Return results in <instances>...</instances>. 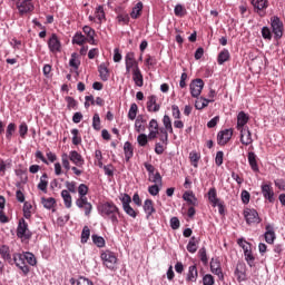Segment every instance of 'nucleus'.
I'll list each match as a JSON object with an SVG mask.
<instances>
[{"mask_svg": "<svg viewBox=\"0 0 285 285\" xmlns=\"http://www.w3.org/2000/svg\"><path fill=\"white\" fill-rule=\"evenodd\" d=\"M98 212L105 219L111 220V224L114 226H117L119 224V218L117 217L120 215L119 207L115 205L112 202H106L98 207Z\"/></svg>", "mask_w": 285, "mask_h": 285, "instance_id": "nucleus-1", "label": "nucleus"}, {"mask_svg": "<svg viewBox=\"0 0 285 285\" xmlns=\"http://www.w3.org/2000/svg\"><path fill=\"white\" fill-rule=\"evenodd\" d=\"M61 161L65 169L70 170V163L75 164L78 168H83V165L86 164V160L83 159V156L79 154L77 150H71L68 154L61 155Z\"/></svg>", "mask_w": 285, "mask_h": 285, "instance_id": "nucleus-2", "label": "nucleus"}, {"mask_svg": "<svg viewBox=\"0 0 285 285\" xmlns=\"http://www.w3.org/2000/svg\"><path fill=\"white\" fill-rule=\"evenodd\" d=\"M17 237L22 242H28L32 239V232H30V229L28 228V223L23 218L19 220L17 227Z\"/></svg>", "mask_w": 285, "mask_h": 285, "instance_id": "nucleus-3", "label": "nucleus"}, {"mask_svg": "<svg viewBox=\"0 0 285 285\" xmlns=\"http://www.w3.org/2000/svg\"><path fill=\"white\" fill-rule=\"evenodd\" d=\"M104 266L109 271H117V255L110 250H106L100 255Z\"/></svg>", "mask_w": 285, "mask_h": 285, "instance_id": "nucleus-4", "label": "nucleus"}, {"mask_svg": "<svg viewBox=\"0 0 285 285\" xmlns=\"http://www.w3.org/2000/svg\"><path fill=\"white\" fill-rule=\"evenodd\" d=\"M271 26H272L273 35L276 41H278V39L284 37V22H282L279 17L274 16L271 18Z\"/></svg>", "mask_w": 285, "mask_h": 285, "instance_id": "nucleus-5", "label": "nucleus"}, {"mask_svg": "<svg viewBox=\"0 0 285 285\" xmlns=\"http://www.w3.org/2000/svg\"><path fill=\"white\" fill-rule=\"evenodd\" d=\"M16 8L19 11L20 17H24V14H30L35 10V4L32 0H17Z\"/></svg>", "mask_w": 285, "mask_h": 285, "instance_id": "nucleus-6", "label": "nucleus"}, {"mask_svg": "<svg viewBox=\"0 0 285 285\" xmlns=\"http://www.w3.org/2000/svg\"><path fill=\"white\" fill-rule=\"evenodd\" d=\"M125 66L127 72H135L136 70H139V62L137 61V58L135 57V52L129 51L125 56Z\"/></svg>", "mask_w": 285, "mask_h": 285, "instance_id": "nucleus-7", "label": "nucleus"}, {"mask_svg": "<svg viewBox=\"0 0 285 285\" xmlns=\"http://www.w3.org/2000/svg\"><path fill=\"white\" fill-rule=\"evenodd\" d=\"M243 215L248 226L252 224H259L262 222V218H259V213H257L255 209L246 208Z\"/></svg>", "mask_w": 285, "mask_h": 285, "instance_id": "nucleus-8", "label": "nucleus"}, {"mask_svg": "<svg viewBox=\"0 0 285 285\" xmlns=\"http://www.w3.org/2000/svg\"><path fill=\"white\" fill-rule=\"evenodd\" d=\"M189 90L191 97H199V95H202V90H204V80H202L200 78L193 80L189 85Z\"/></svg>", "mask_w": 285, "mask_h": 285, "instance_id": "nucleus-9", "label": "nucleus"}, {"mask_svg": "<svg viewBox=\"0 0 285 285\" xmlns=\"http://www.w3.org/2000/svg\"><path fill=\"white\" fill-rule=\"evenodd\" d=\"M48 48L53 55H57V52H61V40H59L57 33H52L49 38Z\"/></svg>", "mask_w": 285, "mask_h": 285, "instance_id": "nucleus-10", "label": "nucleus"}, {"mask_svg": "<svg viewBox=\"0 0 285 285\" xmlns=\"http://www.w3.org/2000/svg\"><path fill=\"white\" fill-rule=\"evenodd\" d=\"M76 206L83 210L86 217H90L92 213V203L88 202V198H77Z\"/></svg>", "mask_w": 285, "mask_h": 285, "instance_id": "nucleus-11", "label": "nucleus"}, {"mask_svg": "<svg viewBox=\"0 0 285 285\" xmlns=\"http://www.w3.org/2000/svg\"><path fill=\"white\" fill-rule=\"evenodd\" d=\"M229 139H233V129L222 130L217 135L218 146H226Z\"/></svg>", "mask_w": 285, "mask_h": 285, "instance_id": "nucleus-12", "label": "nucleus"}, {"mask_svg": "<svg viewBox=\"0 0 285 285\" xmlns=\"http://www.w3.org/2000/svg\"><path fill=\"white\" fill-rule=\"evenodd\" d=\"M261 188L265 199H267L269 204H273V202H275V191L273 190V186L263 184Z\"/></svg>", "mask_w": 285, "mask_h": 285, "instance_id": "nucleus-13", "label": "nucleus"}, {"mask_svg": "<svg viewBox=\"0 0 285 285\" xmlns=\"http://www.w3.org/2000/svg\"><path fill=\"white\" fill-rule=\"evenodd\" d=\"M210 271L214 275H217L218 279L224 281V272L222 271V263L213 258L210 262Z\"/></svg>", "mask_w": 285, "mask_h": 285, "instance_id": "nucleus-14", "label": "nucleus"}, {"mask_svg": "<svg viewBox=\"0 0 285 285\" xmlns=\"http://www.w3.org/2000/svg\"><path fill=\"white\" fill-rule=\"evenodd\" d=\"M183 199L187 203L188 206H199V200L193 190L185 191L183 194Z\"/></svg>", "mask_w": 285, "mask_h": 285, "instance_id": "nucleus-15", "label": "nucleus"}, {"mask_svg": "<svg viewBox=\"0 0 285 285\" xmlns=\"http://www.w3.org/2000/svg\"><path fill=\"white\" fill-rule=\"evenodd\" d=\"M142 208L147 215V219H150L151 215H155V213H157V209L155 208V202H153V199H146L144 202Z\"/></svg>", "mask_w": 285, "mask_h": 285, "instance_id": "nucleus-16", "label": "nucleus"}, {"mask_svg": "<svg viewBox=\"0 0 285 285\" xmlns=\"http://www.w3.org/2000/svg\"><path fill=\"white\" fill-rule=\"evenodd\" d=\"M235 276L237 277V282H246V264L238 263L235 269Z\"/></svg>", "mask_w": 285, "mask_h": 285, "instance_id": "nucleus-17", "label": "nucleus"}, {"mask_svg": "<svg viewBox=\"0 0 285 285\" xmlns=\"http://www.w3.org/2000/svg\"><path fill=\"white\" fill-rule=\"evenodd\" d=\"M240 144H243V146H250V144H253L250 129H240Z\"/></svg>", "mask_w": 285, "mask_h": 285, "instance_id": "nucleus-18", "label": "nucleus"}, {"mask_svg": "<svg viewBox=\"0 0 285 285\" xmlns=\"http://www.w3.org/2000/svg\"><path fill=\"white\" fill-rule=\"evenodd\" d=\"M160 106L157 104V96H149L147 101L148 112H159Z\"/></svg>", "mask_w": 285, "mask_h": 285, "instance_id": "nucleus-19", "label": "nucleus"}, {"mask_svg": "<svg viewBox=\"0 0 285 285\" xmlns=\"http://www.w3.org/2000/svg\"><path fill=\"white\" fill-rule=\"evenodd\" d=\"M199 242H202L199 237L193 236L187 244L188 253H191V254L197 253V248H199Z\"/></svg>", "mask_w": 285, "mask_h": 285, "instance_id": "nucleus-20", "label": "nucleus"}, {"mask_svg": "<svg viewBox=\"0 0 285 285\" xmlns=\"http://www.w3.org/2000/svg\"><path fill=\"white\" fill-rule=\"evenodd\" d=\"M248 124V115L246 112L240 111L237 116V130L242 131V129H246V126Z\"/></svg>", "mask_w": 285, "mask_h": 285, "instance_id": "nucleus-21", "label": "nucleus"}, {"mask_svg": "<svg viewBox=\"0 0 285 285\" xmlns=\"http://www.w3.org/2000/svg\"><path fill=\"white\" fill-rule=\"evenodd\" d=\"M248 164L254 173H259V165H257V155L249 151L247 155Z\"/></svg>", "mask_w": 285, "mask_h": 285, "instance_id": "nucleus-22", "label": "nucleus"}, {"mask_svg": "<svg viewBox=\"0 0 285 285\" xmlns=\"http://www.w3.org/2000/svg\"><path fill=\"white\" fill-rule=\"evenodd\" d=\"M226 61H230V51L228 49H223L217 57L218 66H224Z\"/></svg>", "mask_w": 285, "mask_h": 285, "instance_id": "nucleus-23", "label": "nucleus"}, {"mask_svg": "<svg viewBox=\"0 0 285 285\" xmlns=\"http://www.w3.org/2000/svg\"><path fill=\"white\" fill-rule=\"evenodd\" d=\"M208 199L213 208H217V204H219L220 202H219V198H217V189L215 187H212L208 190Z\"/></svg>", "mask_w": 285, "mask_h": 285, "instance_id": "nucleus-24", "label": "nucleus"}, {"mask_svg": "<svg viewBox=\"0 0 285 285\" xmlns=\"http://www.w3.org/2000/svg\"><path fill=\"white\" fill-rule=\"evenodd\" d=\"M98 72L101 81H108V79H110V71L108 70V66H106V63L99 65Z\"/></svg>", "mask_w": 285, "mask_h": 285, "instance_id": "nucleus-25", "label": "nucleus"}, {"mask_svg": "<svg viewBox=\"0 0 285 285\" xmlns=\"http://www.w3.org/2000/svg\"><path fill=\"white\" fill-rule=\"evenodd\" d=\"M197 277H199V273L197 272V265L189 266L186 282H197Z\"/></svg>", "mask_w": 285, "mask_h": 285, "instance_id": "nucleus-26", "label": "nucleus"}, {"mask_svg": "<svg viewBox=\"0 0 285 285\" xmlns=\"http://www.w3.org/2000/svg\"><path fill=\"white\" fill-rule=\"evenodd\" d=\"M265 242L267 244H273L275 242V230L273 229V227L271 225H266L265 227Z\"/></svg>", "mask_w": 285, "mask_h": 285, "instance_id": "nucleus-27", "label": "nucleus"}, {"mask_svg": "<svg viewBox=\"0 0 285 285\" xmlns=\"http://www.w3.org/2000/svg\"><path fill=\"white\" fill-rule=\"evenodd\" d=\"M124 153L126 161H130V159H132V156L135 155V149L132 148V144H130V141L125 142Z\"/></svg>", "mask_w": 285, "mask_h": 285, "instance_id": "nucleus-28", "label": "nucleus"}, {"mask_svg": "<svg viewBox=\"0 0 285 285\" xmlns=\"http://www.w3.org/2000/svg\"><path fill=\"white\" fill-rule=\"evenodd\" d=\"M141 12H144V3L138 2L132 9L131 12L129 13L131 19H139L141 17Z\"/></svg>", "mask_w": 285, "mask_h": 285, "instance_id": "nucleus-29", "label": "nucleus"}, {"mask_svg": "<svg viewBox=\"0 0 285 285\" xmlns=\"http://www.w3.org/2000/svg\"><path fill=\"white\" fill-rule=\"evenodd\" d=\"M82 31L88 37L87 42L90 43L91 46H95V29L90 28L89 26H85L82 28Z\"/></svg>", "mask_w": 285, "mask_h": 285, "instance_id": "nucleus-30", "label": "nucleus"}, {"mask_svg": "<svg viewBox=\"0 0 285 285\" xmlns=\"http://www.w3.org/2000/svg\"><path fill=\"white\" fill-rule=\"evenodd\" d=\"M61 197L63 199V204L66 208H72V195L67 189L61 191Z\"/></svg>", "mask_w": 285, "mask_h": 285, "instance_id": "nucleus-31", "label": "nucleus"}, {"mask_svg": "<svg viewBox=\"0 0 285 285\" xmlns=\"http://www.w3.org/2000/svg\"><path fill=\"white\" fill-rule=\"evenodd\" d=\"M132 79L138 88H141L144 86V75H141V69L132 71Z\"/></svg>", "mask_w": 285, "mask_h": 285, "instance_id": "nucleus-32", "label": "nucleus"}, {"mask_svg": "<svg viewBox=\"0 0 285 285\" xmlns=\"http://www.w3.org/2000/svg\"><path fill=\"white\" fill-rule=\"evenodd\" d=\"M237 244L240 248H243L244 250V255L246 253H250L253 250V244L248 243L246 239L244 238H238L237 239Z\"/></svg>", "mask_w": 285, "mask_h": 285, "instance_id": "nucleus-33", "label": "nucleus"}, {"mask_svg": "<svg viewBox=\"0 0 285 285\" xmlns=\"http://www.w3.org/2000/svg\"><path fill=\"white\" fill-rule=\"evenodd\" d=\"M38 190H41L42 193H48V174H42L40 177V181L38 184Z\"/></svg>", "mask_w": 285, "mask_h": 285, "instance_id": "nucleus-34", "label": "nucleus"}, {"mask_svg": "<svg viewBox=\"0 0 285 285\" xmlns=\"http://www.w3.org/2000/svg\"><path fill=\"white\" fill-rule=\"evenodd\" d=\"M0 255L2 259H6L7 262L12 261V255L10 254V247L8 245L0 246Z\"/></svg>", "mask_w": 285, "mask_h": 285, "instance_id": "nucleus-35", "label": "nucleus"}, {"mask_svg": "<svg viewBox=\"0 0 285 285\" xmlns=\"http://www.w3.org/2000/svg\"><path fill=\"white\" fill-rule=\"evenodd\" d=\"M41 204L43 208H47V210H51V208H55L57 200L53 197H49V198L42 197Z\"/></svg>", "mask_w": 285, "mask_h": 285, "instance_id": "nucleus-36", "label": "nucleus"}, {"mask_svg": "<svg viewBox=\"0 0 285 285\" xmlns=\"http://www.w3.org/2000/svg\"><path fill=\"white\" fill-rule=\"evenodd\" d=\"M69 66L73 68V70H79V66H81V60H79V55L73 52L69 60Z\"/></svg>", "mask_w": 285, "mask_h": 285, "instance_id": "nucleus-37", "label": "nucleus"}, {"mask_svg": "<svg viewBox=\"0 0 285 285\" xmlns=\"http://www.w3.org/2000/svg\"><path fill=\"white\" fill-rule=\"evenodd\" d=\"M95 17L98 19V23L106 21V11L104 10V6H98L95 10Z\"/></svg>", "mask_w": 285, "mask_h": 285, "instance_id": "nucleus-38", "label": "nucleus"}, {"mask_svg": "<svg viewBox=\"0 0 285 285\" xmlns=\"http://www.w3.org/2000/svg\"><path fill=\"white\" fill-rule=\"evenodd\" d=\"M252 4L256 10L262 12V10H266V8H268V0H252Z\"/></svg>", "mask_w": 285, "mask_h": 285, "instance_id": "nucleus-39", "label": "nucleus"}, {"mask_svg": "<svg viewBox=\"0 0 285 285\" xmlns=\"http://www.w3.org/2000/svg\"><path fill=\"white\" fill-rule=\"evenodd\" d=\"M14 132H17V124L10 122V124L7 126L6 139H7L8 141H12V135H14Z\"/></svg>", "mask_w": 285, "mask_h": 285, "instance_id": "nucleus-40", "label": "nucleus"}, {"mask_svg": "<svg viewBox=\"0 0 285 285\" xmlns=\"http://www.w3.org/2000/svg\"><path fill=\"white\" fill-rule=\"evenodd\" d=\"M139 112V107L137 106V104H131L129 111H128V119H130V121H135V119H137V114Z\"/></svg>", "mask_w": 285, "mask_h": 285, "instance_id": "nucleus-41", "label": "nucleus"}, {"mask_svg": "<svg viewBox=\"0 0 285 285\" xmlns=\"http://www.w3.org/2000/svg\"><path fill=\"white\" fill-rule=\"evenodd\" d=\"M86 41H88V38H86L81 32H77L72 38V43H76L77 46H83Z\"/></svg>", "mask_w": 285, "mask_h": 285, "instance_id": "nucleus-42", "label": "nucleus"}, {"mask_svg": "<svg viewBox=\"0 0 285 285\" xmlns=\"http://www.w3.org/2000/svg\"><path fill=\"white\" fill-rule=\"evenodd\" d=\"M174 14L181 19L188 14V11L186 10V7H184L183 4H177L174 9Z\"/></svg>", "mask_w": 285, "mask_h": 285, "instance_id": "nucleus-43", "label": "nucleus"}, {"mask_svg": "<svg viewBox=\"0 0 285 285\" xmlns=\"http://www.w3.org/2000/svg\"><path fill=\"white\" fill-rule=\"evenodd\" d=\"M144 124H146V119L144 118V116L139 115L135 121V128L137 132H141V130L146 129Z\"/></svg>", "mask_w": 285, "mask_h": 285, "instance_id": "nucleus-44", "label": "nucleus"}, {"mask_svg": "<svg viewBox=\"0 0 285 285\" xmlns=\"http://www.w3.org/2000/svg\"><path fill=\"white\" fill-rule=\"evenodd\" d=\"M189 159L191 161V166H194V168H197L199 159H202V154L197 151H190Z\"/></svg>", "mask_w": 285, "mask_h": 285, "instance_id": "nucleus-45", "label": "nucleus"}, {"mask_svg": "<svg viewBox=\"0 0 285 285\" xmlns=\"http://www.w3.org/2000/svg\"><path fill=\"white\" fill-rule=\"evenodd\" d=\"M88 185L86 184H80L78 187V199H88V197H86V195H88Z\"/></svg>", "mask_w": 285, "mask_h": 285, "instance_id": "nucleus-46", "label": "nucleus"}, {"mask_svg": "<svg viewBox=\"0 0 285 285\" xmlns=\"http://www.w3.org/2000/svg\"><path fill=\"white\" fill-rule=\"evenodd\" d=\"M117 21H118V23H122L124 26H128V23H130V16L126 12L118 13Z\"/></svg>", "mask_w": 285, "mask_h": 285, "instance_id": "nucleus-47", "label": "nucleus"}, {"mask_svg": "<svg viewBox=\"0 0 285 285\" xmlns=\"http://www.w3.org/2000/svg\"><path fill=\"white\" fill-rule=\"evenodd\" d=\"M13 262L16 264V266H23V264H26V256L24 254H19V253H16L13 254Z\"/></svg>", "mask_w": 285, "mask_h": 285, "instance_id": "nucleus-48", "label": "nucleus"}, {"mask_svg": "<svg viewBox=\"0 0 285 285\" xmlns=\"http://www.w3.org/2000/svg\"><path fill=\"white\" fill-rule=\"evenodd\" d=\"M91 239L98 248H104V246H106V239H104L101 236L92 235Z\"/></svg>", "mask_w": 285, "mask_h": 285, "instance_id": "nucleus-49", "label": "nucleus"}, {"mask_svg": "<svg viewBox=\"0 0 285 285\" xmlns=\"http://www.w3.org/2000/svg\"><path fill=\"white\" fill-rule=\"evenodd\" d=\"M163 124L165 126L166 132L173 134V122L170 121V117L165 115L163 118Z\"/></svg>", "mask_w": 285, "mask_h": 285, "instance_id": "nucleus-50", "label": "nucleus"}, {"mask_svg": "<svg viewBox=\"0 0 285 285\" xmlns=\"http://www.w3.org/2000/svg\"><path fill=\"white\" fill-rule=\"evenodd\" d=\"M244 256L248 266L253 268V266H255V256L253 255V249L250 252L245 253Z\"/></svg>", "mask_w": 285, "mask_h": 285, "instance_id": "nucleus-51", "label": "nucleus"}, {"mask_svg": "<svg viewBox=\"0 0 285 285\" xmlns=\"http://www.w3.org/2000/svg\"><path fill=\"white\" fill-rule=\"evenodd\" d=\"M92 128L94 130H101V118L99 114H95L92 117Z\"/></svg>", "mask_w": 285, "mask_h": 285, "instance_id": "nucleus-52", "label": "nucleus"}, {"mask_svg": "<svg viewBox=\"0 0 285 285\" xmlns=\"http://www.w3.org/2000/svg\"><path fill=\"white\" fill-rule=\"evenodd\" d=\"M24 261L30 265V266H37V258L33 256L32 253L27 252L24 254Z\"/></svg>", "mask_w": 285, "mask_h": 285, "instance_id": "nucleus-53", "label": "nucleus"}, {"mask_svg": "<svg viewBox=\"0 0 285 285\" xmlns=\"http://www.w3.org/2000/svg\"><path fill=\"white\" fill-rule=\"evenodd\" d=\"M90 239V228L85 226L81 233V244H86Z\"/></svg>", "mask_w": 285, "mask_h": 285, "instance_id": "nucleus-54", "label": "nucleus"}, {"mask_svg": "<svg viewBox=\"0 0 285 285\" xmlns=\"http://www.w3.org/2000/svg\"><path fill=\"white\" fill-rule=\"evenodd\" d=\"M72 137V144L73 146H79L81 144V136H79V129H72L71 130Z\"/></svg>", "mask_w": 285, "mask_h": 285, "instance_id": "nucleus-55", "label": "nucleus"}, {"mask_svg": "<svg viewBox=\"0 0 285 285\" xmlns=\"http://www.w3.org/2000/svg\"><path fill=\"white\" fill-rule=\"evenodd\" d=\"M65 101L67 102L68 110H75V108H77V100H75V98L67 96Z\"/></svg>", "mask_w": 285, "mask_h": 285, "instance_id": "nucleus-56", "label": "nucleus"}, {"mask_svg": "<svg viewBox=\"0 0 285 285\" xmlns=\"http://www.w3.org/2000/svg\"><path fill=\"white\" fill-rule=\"evenodd\" d=\"M122 210H125L126 215L132 217V219H137V210H135L130 205L122 207Z\"/></svg>", "mask_w": 285, "mask_h": 285, "instance_id": "nucleus-57", "label": "nucleus"}, {"mask_svg": "<svg viewBox=\"0 0 285 285\" xmlns=\"http://www.w3.org/2000/svg\"><path fill=\"white\" fill-rule=\"evenodd\" d=\"M199 259L203 264H208V255L206 254V247H202L198 252Z\"/></svg>", "mask_w": 285, "mask_h": 285, "instance_id": "nucleus-58", "label": "nucleus"}, {"mask_svg": "<svg viewBox=\"0 0 285 285\" xmlns=\"http://www.w3.org/2000/svg\"><path fill=\"white\" fill-rule=\"evenodd\" d=\"M148 136L146 134H140L137 137L138 146H148Z\"/></svg>", "mask_w": 285, "mask_h": 285, "instance_id": "nucleus-59", "label": "nucleus"}, {"mask_svg": "<svg viewBox=\"0 0 285 285\" xmlns=\"http://www.w3.org/2000/svg\"><path fill=\"white\" fill-rule=\"evenodd\" d=\"M149 181H151V184H159V186H161V174L157 171L156 174L149 176Z\"/></svg>", "mask_w": 285, "mask_h": 285, "instance_id": "nucleus-60", "label": "nucleus"}, {"mask_svg": "<svg viewBox=\"0 0 285 285\" xmlns=\"http://www.w3.org/2000/svg\"><path fill=\"white\" fill-rule=\"evenodd\" d=\"M19 135H20L21 139H26V136L28 135V124L22 122L19 126Z\"/></svg>", "mask_w": 285, "mask_h": 285, "instance_id": "nucleus-61", "label": "nucleus"}, {"mask_svg": "<svg viewBox=\"0 0 285 285\" xmlns=\"http://www.w3.org/2000/svg\"><path fill=\"white\" fill-rule=\"evenodd\" d=\"M262 37L263 39H267L268 41L273 39V33L271 32V29L268 27L262 28Z\"/></svg>", "mask_w": 285, "mask_h": 285, "instance_id": "nucleus-62", "label": "nucleus"}, {"mask_svg": "<svg viewBox=\"0 0 285 285\" xmlns=\"http://www.w3.org/2000/svg\"><path fill=\"white\" fill-rule=\"evenodd\" d=\"M203 284L204 285H213V284H215V277H213V275H210V274H206L203 277Z\"/></svg>", "mask_w": 285, "mask_h": 285, "instance_id": "nucleus-63", "label": "nucleus"}, {"mask_svg": "<svg viewBox=\"0 0 285 285\" xmlns=\"http://www.w3.org/2000/svg\"><path fill=\"white\" fill-rule=\"evenodd\" d=\"M77 285H94L92 281L83 277V276H80L78 279H77Z\"/></svg>", "mask_w": 285, "mask_h": 285, "instance_id": "nucleus-64", "label": "nucleus"}]
</instances>
